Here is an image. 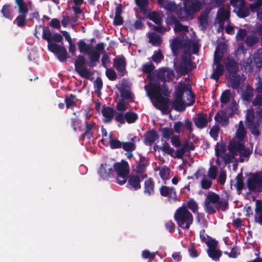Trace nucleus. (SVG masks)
I'll return each instance as SVG.
<instances>
[{
  "instance_id": "nucleus-1",
  "label": "nucleus",
  "mask_w": 262,
  "mask_h": 262,
  "mask_svg": "<svg viewBox=\"0 0 262 262\" xmlns=\"http://www.w3.org/2000/svg\"><path fill=\"white\" fill-rule=\"evenodd\" d=\"M147 78L149 80V84L145 86L147 95L156 107L162 111H166L168 109V101L161 96V93L164 95H167L170 92L165 85L160 88L159 83L154 81L151 75L149 74Z\"/></svg>"
},
{
  "instance_id": "nucleus-2",
  "label": "nucleus",
  "mask_w": 262,
  "mask_h": 262,
  "mask_svg": "<svg viewBox=\"0 0 262 262\" xmlns=\"http://www.w3.org/2000/svg\"><path fill=\"white\" fill-rule=\"evenodd\" d=\"M194 102V97L190 89V86L180 83L176 91V97L172 103L175 110L182 111L187 106L191 105Z\"/></svg>"
},
{
  "instance_id": "nucleus-3",
  "label": "nucleus",
  "mask_w": 262,
  "mask_h": 262,
  "mask_svg": "<svg viewBox=\"0 0 262 262\" xmlns=\"http://www.w3.org/2000/svg\"><path fill=\"white\" fill-rule=\"evenodd\" d=\"M228 149L231 155H226L225 159L226 161L233 162H243L248 161L252 152V148L246 147L241 142L232 141L228 146Z\"/></svg>"
},
{
  "instance_id": "nucleus-4",
  "label": "nucleus",
  "mask_w": 262,
  "mask_h": 262,
  "mask_svg": "<svg viewBox=\"0 0 262 262\" xmlns=\"http://www.w3.org/2000/svg\"><path fill=\"white\" fill-rule=\"evenodd\" d=\"M174 219L178 225L184 229H188L193 222V216L185 206L177 210Z\"/></svg>"
},
{
  "instance_id": "nucleus-5",
  "label": "nucleus",
  "mask_w": 262,
  "mask_h": 262,
  "mask_svg": "<svg viewBox=\"0 0 262 262\" xmlns=\"http://www.w3.org/2000/svg\"><path fill=\"white\" fill-rule=\"evenodd\" d=\"M78 47L80 52L87 53L89 55L92 62L99 60L100 52L103 53L104 45L99 43L96 45V51L92 50V45H88L84 41L80 40L78 43Z\"/></svg>"
},
{
  "instance_id": "nucleus-6",
  "label": "nucleus",
  "mask_w": 262,
  "mask_h": 262,
  "mask_svg": "<svg viewBox=\"0 0 262 262\" xmlns=\"http://www.w3.org/2000/svg\"><path fill=\"white\" fill-rule=\"evenodd\" d=\"M262 118L255 117L253 110H248L246 115L247 124L250 128L251 133L254 135H258L259 132L258 126Z\"/></svg>"
},
{
  "instance_id": "nucleus-7",
  "label": "nucleus",
  "mask_w": 262,
  "mask_h": 262,
  "mask_svg": "<svg viewBox=\"0 0 262 262\" xmlns=\"http://www.w3.org/2000/svg\"><path fill=\"white\" fill-rule=\"evenodd\" d=\"M114 168L118 173V183L120 185L124 184L129 173L127 163L122 161L121 163L115 164Z\"/></svg>"
},
{
  "instance_id": "nucleus-8",
  "label": "nucleus",
  "mask_w": 262,
  "mask_h": 262,
  "mask_svg": "<svg viewBox=\"0 0 262 262\" xmlns=\"http://www.w3.org/2000/svg\"><path fill=\"white\" fill-rule=\"evenodd\" d=\"M230 3L234 9V11L240 17H245L249 15V10L245 5L244 0H230Z\"/></svg>"
},
{
  "instance_id": "nucleus-9",
  "label": "nucleus",
  "mask_w": 262,
  "mask_h": 262,
  "mask_svg": "<svg viewBox=\"0 0 262 262\" xmlns=\"http://www.w3.org/2000/svg\"><path fill=\"white\" fill-rule=\"evenodd\" d=\"M248 186L252 191H262V177L259 174H253L248 180Z\"/></svg>"
},
{
  "instance_id": "nucleus-10",
  "label": "nucleus",
  "mask_w": 262,
  "mask_h": 262,
  "mask_svg": "<svg viewBox=\"0 0 262 262\" xmlns=\"http://www.w3.org/2000/svg\"><path fill=\"white\" fill-rule=\"evenodd\" d=\"M48 48L51 52L57 54L60 61H64L67 59V52L64 47L55 43H49Z\"/></svg>"
},
{
  "instance_id": "nucleus-11",
  "label": "nucleus",
  "mask_w": 262,
  "mask_h": 262,
  "mask_svg": "<svg viewBox=\"0 0 262 262\" xmlns=\"http://www.w3.org/2000/svg\"><path fill=\"white\" fill-rule=\"evenodd\" d=\"M192 67L190 62V54H186L182 58V61L178 68V71L182 73L185 74L192 70Z\"/></svg>"
},
{
  "instance_id": "nucleus-12",
  "label": "nucleus",
  "mask_w": 262,
  "mask_h": 262,
  "mask_svg": "<svg viewBox=\"0 0 262 262\" xmlns=\"http://www.w3.org/2000/svg\"><path fill=\"white\" fill-rule=\"evenodd\" d=\"M210 116L203 113L199 114L194 120L195 125L199 128H203L207 126L208 122L211 121Z\"/></svg>"
},
{
  "instance_id": "nucleus-13",
  "label": "nucleus",
  "mask_w": 262,
  "mask_h": 262,
  "mask_svg": "<svg viewBox=\"0 0 262 262\" xmlns=\"http://www.w3.org/2000/svg\"><path fill=\"white\" fill-rule=\"evenodd\" d=\"M246 130L244 126L242 121H240L237 125V128L235 136L232 141L237 142L242 141L246 136Z\"/></svg>"
},
{
  "instance_id": "nucleus-14",
  "label": "nucleus",
  "mask_w": 262,
  "mask_h": 262,
  "mask_svg": "<svg viewBox=\"0 0 262 262\" xmlns=\"http://www.w3.org/2000/svg\"><path fill=\"white\" fill-rule=\"evenodd\" d=\"M230 16V12L227 9L221 8L219 10L216 21L220 24L221 27H223L224 21L229 19Z\"/></svg>"
},
{
  "instance_id": "nucleus-15",
  "label": "nucleus",
  "mask_w": 262,
  "mask_h": 262,
  "mask_svg": "<svg viewBox=\"0 0 262 262\" xmlns=\"http://www.w3.org/2000/svg\"><path fill=\"white\" fill-rule=\"evenodd\" d=\"M174 73L172 70L168 69H162L158 72L159 78L163 81H169L174 77Z\"/></svg>"
},
{
  "instance_id": "nucleus-16",
  "label": "nucleus",
  "mask_w": 262,
  "mask_h": 262,
  "mask_svg": "<svg viewBox=\"0 0 262 262\" xmlns=\"http://www.w3.org/2000/svg\"><path fill=\"white\" fill-rule=\"evenodd\" d=\"M229 151V150L228 149ZM226 147L224 145L222 144H217L215 147V155L217 157H220L223 159L226 163H230V162L227 161L225 160V157L226 155H231V154L229 151L226 152Z\"/></svg>"
},
{
  "instance_id": "nucleus-17",
  "label": "nucleus",
  "mask_w": 262,
  "mask_h": 262,
  "mask_svg": "<svg viewBox=\"0 0 262 262\" xmlns=\"http://www.w3.org/2000/svg\"><path fill=\"white\" fill-rule=\"evenodd\" d=\"M252 104L256 110V117L262 118V95H257L254 99Z\"/></svg>"
},
{
  "instance_id": "nucleus-18",
  "label": "nucleus",
  "mask_w": 262,
  "mask_h": 262,
  "mask_svg": "<svg viewBox=\"0 0 262 262\" xmlns=\"http://www.w3.org/2000/svg\"><path fill=\"white\" fill-rule=\"evenodd\" d=\"M193 149V146L191 143H186L183 147L177 150L175 155L173 156L174 158H182L184 155L188 150Z\"/></svg>"
},
{
  "instance_id": "nucleus-19",
  "label": "nucleus",
  "mask_w": 262,
  "mask_h": 262,
  "mask_svg": "<svg viewBox=\"0 0 262 262\" xmlns=\"http://www.w3.org/2000/svg\"><path fill=\"white\" fill-rule=\"evenodd\" d=\"M255 211V221L262 224V201L259 200L256 201Z\"/></svg>"
},
{
  "instance_id": "nucleus-20",
  "label": "nucleus",
  "mask_w": 262,
  "mask_h": 262,
  "mask_svg": "<svg viewBox=\"0 0 262 262\" xmlns=\"http://www.w3.org/2000/svg\"><path fill=\"white\" fill-rule=\"evenodd\" d=\"M215 120L217 123L223 126H225L228 123V118L227 115L223 111H220L216 114L215 116Z\"/></svg>"
},
{
  "instance_id": "nucleus-21",
  "label": "nucleus",
  "mask_w": 262,
  "mask_h": 262,
  "mask_svg": "<svg viewBox=\"0 0 262 262\" xmlns=\"http://www.w3.org/2000/svg\"><path fill=\"white\" fill-rule=\"evenodd\" d=\"M115 111L111 107L103 108L102 111V113L104 117V121L105 122H109L113 119Z\"/></svg>"
},
{
  "instance_id": "nucleus-22",
  "label": "nucleus",
  "mask_w": 262,
  "mask_h": 262,
  "mask_svg": "<svg viewBox=\"0 0 262 262\" xmlns=\"http://www.w3.org/2000/svg\"><path fill=\"white\" fill-rule=\"evenodd\" d=\"M120 90L122 97L125 99L133 98V95L130 91V87L126 83H123L121 84Z\"/></svg>"
},
{
  "instance_id": "nucleus-23",
  "label": "nucleus",
  "mask_w": 262,
  "mask_h": 262,
  "mask_svg": "<svg viewBox=\"0 0 262 262\" xmlns=\"http://www.w3.org/2000/svg\"><path fill=\"white\" fill-rule=\"evenodd\" d=\"M226 69L229 74L236 73L238 69V64L233 59H228L226 63Z\"/></svg>"
},
{
  "instance_id": "nucleus-24",
  "label": "nucleus",
  "mask_w": 262,
  "mask_h": 262,
  "mask_svg": "<svg viewBox=\"0 0 262 262\" xmlns=\"http://www.w3.org/2000/svg\"><path fill=\"white\" fill-rule=\"evenodd\" d=\"M253 96V89L249 86H246L243 89L242 98L244 100L250 101Z\"/></svg>"
},
{
  "instance_id": "nucleus-25",
  "label": "nucleus",
  "mask_w": 262,
  "mask_h": 262,
  "mask_svg": "<svg viewBox=\"0 0 262 262\" xmlns=\"http://www.w3.org/2000/svg\"><path fill=\"white\" fill-rule=\"evenodd\" d=\"M241 64L247 72H251L252 68V59L250 55H245L244 59Z\"/></svg>"
},
{
  "instance_id": "nucleus-26",
  "label": "nucleus",
  "mask_w": 262,
  "mask_h": 262,
  "mask_svg": "<svg viewBox=\"0 0 262 262\" xmlns=\"http://www.w3.org/2000/svg\"><path fill=\"white\" fill-rule=\"evenodd\" d=\"M223 66L221 64H216V68L213 69L211 77L216 81H217L219 79L220 77L223 75Z\"/></svg>"
},
{
  "instance_id": "nucleus-27",
  "label": "nucleus",
  "mask_w": 262,
  "mask_h": 262,
  "mask_svg": "<svg viewBox=\"0 0 262 262\" xmlns=\"http://www.w3.org/2000/svg\"><path fill=\"white\" fill-rule=\"evenodd\" d=\"M159 138V136L155 130H151L147 133L145 137V142L151 145L154 141Z\"/></svg>"
},
{
  "instance_id": "nucleus-28",
  "label": "nucleus",
  "mask_w": 262,
  "mask_h": 262,
  "mask_svg": "<svg viewBox=\"0 0 262 262\" xmlns=\"http://www.w3.org/2000/svg\"><path fill=\"white\" fill-rule=\"evenodd\" d=\"M147 36L149 39V42L151 43L154 46L158 45L161 42L160 37L155 33H149Z\"/></svg>"
},
{
  "instance_id": "nucleus-29",
  "label": "nucleus",
  "mask_w": 262,
  "mask_h": 262,
  "mask_svg": "<svg viewBox=\"0 0 262 262\" xmlns=\"http://www.w3.org/2000/svg\"><path fill=\"white\" fill-rule=\"evenodd\" d=\"M114 65L120 72H123L125 70V62L123 58L118 57L114 59Z\"/></svg>"
},
{
  "instance_id": "nucleus-30",
  "label": "nucleus",
  "mask_w": 262,
  "mask_h": 262,
  "mask_svg": "<svg viewBox=\"0 0 262 262\" xmlns=\"http://www.w3.org/2000/svg\"><path fill=\"white\" fill-rule=\"evenodd\" d=\"M229 78L231 82V86L233 89H236L238 87L240 81V77L236 73L229 74Z\"/></svg>"
},
{
  "instance_id": "nucleus-31",
  "label": "nucleus",
  "mask_w": 262,
  "mask_h": 262,
  "mask_svg": "<svg viewBox=\"0 0 262 262\" xmlns=\"http://www.w3.org/2000/svg\"><path fill=\"white\" fill-rule=\"evenodd\" d=\"M258 41V37L254 34L249 35L246 39V43L248 46H252L257 43Z\"/></svg>"
},
{
  "instance_id": "nucleus-32",
  "label": "nucleus",
  "mask_w": 262,
  "mask_h": 262,
  "mask_svg": "<svg viewBox=\"0 0 262 262\" xmlns=\"http://www.w3.org/2000/svg\"><path fill=\"white\" fill-rule=\"evenodd\" d=\"M76 71L81 77L86 79H90L92 76V73L84 67L78 68Z\"/></svg>"
},
{
  "instance_id": "nucleus-33",
  "label": "nucleus",
  "mask_w": 262,
  "mask_h": 262,
  "mask_svg": "<svg viewBox=\"0 0 262 262\" xmlns=\"http://www.w3.org/2000/svg\"><path fill=\"white\" fill-rule=\"evenodd\" d=\"M122 147L127 151H132L135 149L136 144L134 141V138H132L129 142H122Z\"/></svg>"
},
{
  "instance_id": "nucleus-34",
  "label": "nucleus",
  "mask_w": 262,
  "mask_h": 262,
  "mask_svg": "<svg viewBox=\"0 0 262 262\" xmlns=\"http://www.w3.org/2000/svg\"><path fill=\"white\" fill-rule=\"evenodd\" d=\"M125 120L128 123L134 122L138 118V116L136 113L128 112L124 114Z\"/></svg>"
},
{
  "instance_id": "nucleus-35",
  "label": "nucleus",
  "mask_w": 262,
  "mask_h": 262,
  "mask_svg": "<svg viewBox=\"0 0 262 262\" xmlns=\"http://www.w3.org/2000/svg\"><path fill=\"white\" fill-rule=\"evenodd\" d=\"M148 17L150 20H152L158 25L161 24L162 21V17L161 15L156 12L149 13L148 15Z\"/></svg>"
},
{
  "instance_id": "nucleus-36",
  "label": "nucleus",
  "mask_w": 262,
  "mask_h": 262,
  "mask_svg": "<svg viewBox=\"0 0 262 262\" xmlns=\"http://www.w3.org/2000/svg\"><path fill=\"white\" fill-rule=\"evenodd\" d=\"M140 178L138 176H132L129 179V183L132 187L135 189L140 188Z\"/></svg>"
},
{
  "instance_id": "nucleus-37",
  "label": "nucleus",
  "mask_w": 262,
  "mask_h": 262,
  "mask_svg": "<svg viewBox=\"0 0 262 262\" xmlns=\"http://www.w3.org/2000/svg\"><path fill=\"white\" fill-rule=\"evenodd\" d=\"M208 252L209 256L214 260H217L221 255L220 252L214 247V244L210 248Z\"/></svg>"
},
{
  "instance_id": "nucleus-38",
  "label": "nucleus",
  "mask_w": 262,
  "mask_h": 262,
  "mask_svg": "<svg viewBox=\"0 0 262 262\" xmlns=\"http://www.w3.org/2000/svg\"><path fill=\"white\" fill-rule=\"evenodd\" d=\"M219 200V196L218 195L214 193L211 192L209 193L207 196L205 201L216 205Z\"/></svg>"
},
{
  "instance_id": "nucleus-39",
  "label": "nucleus",
  "mask_w": 262,
  "mask_h": 262,
  "mask_svg": "<svg viewBox=\"0 0 262 262\" xmlns=\"http://www.w3.org/2000/svg\"><path fill=\"white\" fill-rule=\"evenodd\" d=\"M254 61L256 66L259 67L262 63V49H259L254 54Z\"/></svg>"
},
{
  "instance_id": "nucleus-40",
  "label": "nucleus",
  "mask_w": 262,
  "mask_h": 262,
  "mask_svg": "<svg viewBox=\"0 0 262 262\" xmlns=\"http://www.w3.org/2000/svg\"><path fill=\"white\" fill-rule=\"evenodd\" d=\"M160 192L162 195L171 197L172 194H175L173 189L169 188L166 186H162L160 189Z\"/></svg>"
},
{
  "instance_id": "nucleus-41",
  "label": "nucleus",
  "mask_w": 262,
  "mask_h": 262,
  "mask_svg": "<svg viewBox=\"0 0 262 262\" xmlns=\"http://www.w3.org/2000/svg\"><path fill=\"white\" fill-rule=\"evenodd\" d=\"M234 186L238 190H241L243 188L244 183L243 176L242 174H238L235 179Z\"/></svg>"
},
{
  "instance_id": "nucleus-42",
  "label": "nucleus",
  "mask_w": 262,
  "mask_h": 262,
  "mask_svg": "<svg viewBox=\"0 0 262 262\" xmlns=\"http://www.w3.org/2000/svg\"><path fill=\"white\" fill-rule=\"evenodd\" d=\"M217 171L218 169L217 167L215 166H211L207 172L208 177L212 180H214L216 178Z\"/></svg>"
},
{
  "instance_id": "nucleus-43",
  "label": "nucleus",
  "mask_w": 262,
  "mask_h": 262,
  "mask_svg": "<svg viewBox=\"0 0 262 262\" xmlns=\"http://www.w3.org/2000/svg\"><path fill=\"white\" fill-rule=\"evenodd\" d=\"M128 107V102L123 99L120 100L117 105V108L119 111H125Z\"/></svg>"
},
{
  "instance_id": "nucleus-44",
  "label": "nucleus",
  "mask_w": 262,
  "mask_h": 262,
  "mask_svg": "<svg viewBox=\"0 0 262 262\" xmlns=\"http://www.w3.org/2000/svg\"><path fill=\"white\" fill-rule=\"evenodd\" d=\"M202 188L203 189H208L212 184V181L209 180L206 176L203 177L201 182Z\"/></svg>"
},
{
  "instance_id": "nucleus-45",
  "label": "nucleus",
  "mask_w": 262,
  "mask_h": 262,
  "mask_svg": "<svg viewBox=\"0 0 262 262\" xmlns=\"http://www.w3.org/2000/svg\"><path fill=\"white\" fill-rule=\"evenodd\" d=\"M175 26L174 30L176 32H186L188 31V27L186 26H183L180 24L178 21H174Z\"/></svg>"
},
{
  "instance_id": "nucleus-46",
  "label": "nucleus",
  "mask_w": 262,
  "mask_h": 262,
  "mask_svg": "<svg viewBox=\"0 0 262 262\" xmlns=\"http://www.w3.org/2000/svg\"><path fill=\"white\" fill-rule=\"evenodd\" d=\"M205 210L206 211L209 213L212 214L214 213L215 212V207H216V205L214 204H212L211 203H209L208 202L205 201Z\"/></svg>"
},
{
  "instance_id": "nucleus-47",
  "label": "nucleus",
  "mask_w": 262,
  "mask_h": 262,
  "mask_svg": "<svg viewBox=\"0 0 262 262\" xmlns=\"http://www.w3.org/2000/svg\"><path fill=\"white\" fill-rule=\"evenodd\" d=\"M85 64V59L84 57L82 55H79L77 57V60L75 61V70L78 69V68H81L83 67V66Z\"/></svg>"
},
{
  "instance_id": "nucleus-48",
  "label": "nucleus",
  "mask_w": 262,
  "mask_h": 262,
  "mask_svg": "<svg viewBox=\"0 0 262 262\" xmlns=\"http://www.w3.org/2000/svg\"><path fill=\"white\" fill-rule=\"evenodd\" d=\"M109 142L111 147L113 149L122 147V142L116 139H111Z\"/></svg>"
},
{
  "instance_id": "nucleus-49",
  "label": "nucleus",
  "mask_w": 262,
  "mask_h": 262,
  "mask_svg": "<svg viewBox=\"0 0 262 262\" xmlns=\"http://www.w3.org/2000/svg\"><path fill=\"white\" fill-rule=\"evenodd\" d=\"M154 185L150 180H148L145 182V192L151 194L153 191Z\"/></svg>"
},
{
  "instance_id": "nucleus-50",
  "label": "nucleus",
  "mask_w": 262,
  "mask_h": 262,
  "mask_svg": "<svg viewBox=\"0 0 262 262\" xmlns=\"http://www.w3.org/2000/svg\"><path fill=\"white\" fill-rule=\"evenodd\" d=\"M247 32L245 29H240L238 30L236 35V38L238 41L243 40L247 35Z\"/></svg>"
},
{
  "instance_id": "nucleus-51",
  "label": "nucleus",
  "mask_w": 262,
  "mask_h": 262,
  "mask_svg": "<svg viewBox=\"0 0 262 262\" xmlns=\"http://www.w3.org/2000/svg\"><path fill=\"white\" fill-rule=\"evenodd\" d=\"M182 43L178 38H175L173 40L171 44V47L173 51L174 52L177 50L182 47Z\"/></svg>"
},
{
  "instance_id": "nucleus-52",
  "label": "nucleus",
  "mask_w": 262,
  "mask_h": 262,
  "mask_svg": "<svg viewBox=\"0 0 262 262\" xmlns=\"http://www.w3.org/2000/svg\"><path fill=\"white\" fill-rule=\"evenodd\" d=\"M163 7L166 10L170 11H174L176 9V5L173 2L168 1L163 5Z\"/></svg>"
},
{
  "instance_id": "nucleus-53",
  "label": "nucleus",
  "mask_w": 262,
  "mask_h": 262,
  "mask_svg": "<svg viewBox=\"0 0 262 262\" xmlns=\"http://www.w3.org/2000/svg\"><path fill=\"white\" fill-rule=\"evenodd\" d=\"M160 149L164 152L172 156H174V149L171 148L167 144H164Z\"/></svg>"
},
{
  "instance_id": "nucleus-54",
  "label": "nucleus",
  "mask_w": 262,
  "mask_h": 262,
  "mask_svg": "<svg viewBox=\"0 0 262 262\" xmlns=\"http://www.w3.org/2000/svg\"><path fill=\"white\" fill-rule=\"evenodd\" d=\"M174 129L177 133H181L184 130V125L181 122H177L174 125Z\"/></svg>"
},
{
  "instance_id": "nucleus-55",
  "label": "nucleus",
  "mask_w": 262,
  "mask_h": 262,
  "mask_svg": "<svg viewBox=\"0 0 262 262\" xmlns=\"http://www.w3.org/2000/svg\"><path fill=\"white\" fill-rule=\"evenodd\" d=\"M230 100V92L225 91L222 95L221 100L222 103H227Z\"/></svg>"
},
{
  "instance_id": "nucleus-56",
  "label": "nucleus",
  "mask_w": 262,
  "mask_h": 262,
  "mask_svg": "<svg viewBox=\"0 0 262 262\" xmlns=\"http://www.w3.org/2000/svg\"><path fill=\"white\" fill-rule=\"evenodd\" d=\"M163 58V56L161 53V52L159 50L157 52H155L154 54L152 57V60L156 62H159L161 61Z\"/></svg>"
},
{
  "instance_id": "nucleus-57",
  "label": "nucleus",
  "mask_w": 262,
  "mask_h": 262,
  "mask_svg": "<svg viewBox=\"0 0 262 262\" xmlns=\"http://www.w3.org/2000/svg\"><path fill=\"white\" fill-rule=\"evenodd\" d=\"M154 66L151 62L145 64L143 66V71L144 73L149 74L154 69Z\"/></svg>"
},
{
  "instance_id": "nucleus-58",
  "label": "nucleus",
  "mask_w": 262,
  "mask_h": 262,
  "mask_svg": "<svg viewBox=\"0 0 262 262\" xmlns=\"http://www.w3.org/2000/svg\"><path fill=\"white\" fill-rule=\"evenodd\" d=\"M160 176L163 180L168 179L169 175V170L168 168L164 167L160 170Z\"/></svg>"
},
{
  "instance_id": "nucleus-59",
  "label": "nucleus",
  "mask_w": 262,
  "mask_h": 262,
  "mask_svg": "<svg viewBox=\"0 0 262 262\" xmlns=\"http://www.w3.org/2000/svg\"><path fill=\"white\" fill-rule=\"evenodd\" d=\"M42 36H43V38L49 42V44L51 43L50 41L52 40V37L51 33L49 30H48V29L43 30Z\"/></svg>"
},
{
  "instance_id": "nucleus-60",
  "label": "nucleus",
  "mask_w": 262,
  "mask_h": 262,
  "mask_svg": "<svg viewBox=\"0 0 262 262\" xmlns=\"http://www.w3.org/2000/svg\"><path fill=\"white\" fill-rule=\"evenodd\" d=\"M163 137L169 139L172 135L173 132L171 129L167 128H163L161 129Z\"/></svg>"
},
{
  "instance_id": "nucleus-61",
  "label": "nucleus",
  "mask_w": 262,
  "mask_h": 262,
  "mask_svg": "<svg viewBox=\"0 0 262 262\" xmlns=\"http://www.w3.org/2000/svg\"><path fill=\"white\" fill-rule=\"evenodd\" d=\"M2 13L4 16L6 18H9L10 16V9L9 6H4L2 10Z\"/></svg>"
},
{
  "instance_id": "nucleus-62",
  "label": "nucleus",
  "mask_w": 262,
  "mask_h": 262,
  "mask_svg": "<svg viewBox=\"0 0 262 262\" xmlns=\"http://www.w3.org/2000/svg\"><path fill=\"white\" fill-rule=\"evenodd\" d=\"M26 16L25 15H19L16 18L17 25L19 27H22L25 24Z\"/></svg>"
},
{
  "instance_id": "nucleus-63",
  "label": "nucleus",
  "mask_w": 262,
  "mask_h": 262,
  "mask_svg": "<svg viewBox=\"0 0 262 262\" xmlns=\"http://www.w3.org/2000/svg\"><path fill=\"white\" fill-rule=\"evenodd\" d=\"M226 179V172L223 170L221 169L219 174V182L221 184H224L225 182Z\"/></svg>"
},
{
  "instance_id": "nucleus-64",
  "label": "nucleus",
  "mask_w": 262,
  "mask_h": 262,
  "mask_svg": "<svg viewBox=\"0 0 262 262\" xmlns=\"http://www.w3.org/2000/svg\"><path fill=\"white\" fill-rule=\"evenodd\" d=\"M219 132V127L215 125L213 126L210 131V134L211 137H212L213 138H215Z\"/></svg>"
}]
</instances>
